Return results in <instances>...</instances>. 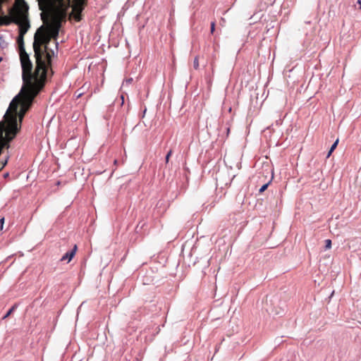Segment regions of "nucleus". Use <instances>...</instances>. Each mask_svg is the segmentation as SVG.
<instances>
[{"label": "nucleus", "mask_w": 361, "mask_h": 361, "mask_svg": "<svg viewBox=\"0 0 361 361\" xmlns=\"http://www.w3.org/2000/svg\"><path fill=\"white\" fill-rule=\"evenodd\" d=\"M338 143V139H337L335 142L332 145L331 147L330 148L329 153L327 154V158L329 157L331 154V153L334 152V150L336 148Z\"/></svg>", "instance_id": "9"}, {"label": "nucleus", "mask_w": 361, "mask_h": 361, "mask_svg": "<svg viewBox=\"0 0 361 361\" xmlns=\"http://www.w3.org/2000/svg\"><path fill=\"white\" fill-rule=\"evenodd\" d=\"M27 11L28 6L24 0H17V12L13 23L18 25L19 33L23 35H25L30 27Z\"/></svg>", "instance_id": "4"}, {"label": "nucleus", "mask_w": 361, "mask_h": 361, "mask_svg": "<svg viewBox=\"0 0 361 361\" xmlns=\"http://www.w3.org/2000/svg\"><path fill=\"white\" fill-rule=\"evenodd\" d=\"M193 67L196 70L198 69V68H199V58L197 56L194 59Z\"/></svg>", "instance_id": "10"}, {"label": "nucleus", "mask_w": 361, "mask_h": 361, "mask_svg": "<svg viewBox=\"0 0 361 361\" xmlns=\"http://www.w3.org/2000/svg\"><path fill=\"white\" fill-rule=\"evenodd\" d=\"M87 4L86 0H75V4L73 6V11L75 12L76 15L75 16V18L77 20H80V12L82 9L85 8Z\"/></svg>", "instance_id": "6"}, {"label": "nucleus", "mask_w": 361, "mask_h": 361, "mask_svg": "<svg viewBox=\"0 0 361 361\" xmlns=\"http://www.w3.org/2000/svg\"><path fill=\"white\" fill-rule=\"evenodd\" d=\"M268 185H269V183H266V184L263 185L260 188V189H259V192L260 193H262L263 192H264V191L267 190V188Z\"/></svg>", "instance_id": "13"}, {"label": "nucleus", "mask_w": 361, "mask_h": 361, "mask_svg": "<svg viewBox=\"0 0 361 361\" xmlns=\"http://www.w3.org/2000/svg\"><path fill=\"white\" fill-rule=\"evenodd\" d=\"M7 163V159L0 163V171L3 169V168L6 166Z\"/></svg>", "instance_id": "14"}, {"label": "nucleus", "mask_w": 361, "mask_h": 361, "mask_svg": "<svg viewBox=\"0 0 361 361\" xmlns=\"http://www.w3.org/2000/svg\"><path fill=\"white\" fill-rule=\"evenodd\" d=\"M55 1L57 4L56 8L50 22L47 25L46 27H44V31L47 32L52 39L56 40L61 26V22L66 20L67 11L70 7H72L70 18H73L77 22H79V20L75 18L76 15V13L73 11L75 0H55ZM82 11L83 9L81 11ZM80 19H82V15H80Z\"/></svg>", "instance_id": "3"}, {"label": "nucleus", "mask_w": 361, "mask_h": 361, "mask_svg": "<svg viewBox=\"0 0 361 361\" xmlns=\"http://www.w3.org/2000/svg\"><path fill=\"white\" fill-rule=\"evenodd\" d=\"M357 4H358V5H359V9H360V10H361V0H358V1H357Z\"/></svg>", "instance_id": "17"}, {"label": "nucleus", "mask_w": 361, "mask_h": 361, "mask_svg": "<svg viewBox=\"0 0 361 361\" xmlns=\"http://www.w3.org/2000/svg\"><path fill=\"white\" fill-rule=\"evenodd\" d=\"M17 12V0L16 1L15 6L10 9L9 11V16H0V25H8L11 23H13L14 17L16 16Z\"/></svg>", "instance_id": "5"}, {"label": "nucleus", "mask_w": 361, "mask_h": 361, "mask_svg": "<svg viewBox=\"0 0 361 361\" xmlns=\"http://www.w3.org/2000/svg\"><path fill=\"white\" fill-rule=\"evenodd\" d=\"M4 221V218H2V219L0 220V221H1V225L3 224ZM1 228H2V226H1Z\"/></svg>", "instance_id": "18"}, {"label": "nucleus", "mask_w": 361, "mask_h": 361, "mask_svg": "<svg viewBox=\"0 0 361 361\" xmlns=\"http://www.w3.org/2000/svg\"><path fill=\"white\" fill-rule=\"evenodd\" d=\"M17 308V304H15L14 305L12 306V307L7 312V313L3 317V319H6L7 317H8Z\"/></svg>", "instance_id": "8"}, {"label": "nucleus", "mask_w": 361, "mask_h": 361, "mask_svg": "<svg viewBox=\"0 0 361 361\" xmlns=\"http://www.w3.org/2000/svg\"><path fill=\"white\" fill-rule=\"evenodd\" d=\"M6 1V0H0V11L1 10L3 3L5 2Z\"/></svg>", "instance_id": "16"}, {"label": "nucleus", "mask_w": 361, "mask_h": 361, "mask_svg": "<svg viewBox=\"0 0 361 361\" xmlns=\"http://www.w3.org/2000/svg\"><path fill=\"white\" fill-rule=\"evenodd\" d=\"M19 47L20 60L22 67L23 85L20 93L11 101L4 116L6 122L18 123L21 126L26 112L32 104L34 98L30 97L34 91L35 75L32 72V63L24 47V35L19 33L17 39Z\"/></svg>", "instance_id": "1"}, {"label": "nucleus", "mask_w": 361, "mask_h": 361, "mask_svg": "<svg viewBox=\"0 0 361 361\" xmlns=\"http://www.w3.org/2000/svg\"><path fill=\"white\" fill-rule=\"evenodd\" d=\"M51 39L47 32L44 31V27L39 28L35 35L33 50L36 66L34 71V91L31 98L35 99L43 89L47 80L48 70L49 68L51 69V58L54 53L48 47ZM51 72L53 73L52 70Z\"/></svg>", "instance_id": "2"}, {"label": "nucleus", "mask_w": 361, "mask_h": 361, "mask_svg": "<svg viewBox=\"0 0 361 361\" xmlns=\"http://www.w3.org/2000/svg\"><path fill=\"white\" fill-rule=\"evenodd\" d=\"M76 251H77V245H75L73 248L66 252L61 259V262H63V261H67V262H69L71 261V259L73 258V257L75 256V253H76Z\"/></svg>", "instance_id": "7"}, {"label": "nucleus", "mask_w": 361, "mask_h": 361, "mask_svg": "<svg viewBox=\"0 0 361 361\" xmlns=\"http://www.w3.org/2000/svg\"><path fill=\"white\" fill-rule=\"evenodd\" d=\"M215 30V22L211 23V33L212 34Z\"/></svg>", "instance_id": "15"}, {"label": "nucleus", "mask_w": 361, "mask_h": 361, "mask_svg": "<svg viewBox=\"0 0 361 361\" xmlns=\"http://www.w3.org/2000/svg\"><path fill=\"white\" fill-rule=\"evenodd\" d=\"M325 247L326 249H330L331 247V240L327 239L325 240Z\"/></svg>", "instance_id": "12"}, {"label": "nucleus", "mask_w": 361, "mask_h": 361, "mask_svg": "<svg viewBox=\"0 0 361 361\" xmlns=\"http://www.w3.org/2000/svg\"><path fill=\"white\" fill-rule=\"evenodd\" d=\"M172 154H173V151H172V149H170L168 152V153H167V154L166 156V158H165L166 164H168L169 162V159H170V157L172 155Z\"/></svg>", "instance_id": "11"}]
</instances>
